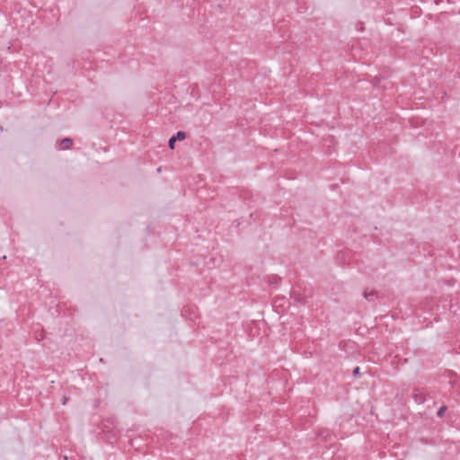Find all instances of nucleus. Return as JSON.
Listing matches in <instances>:
<instances>
[{
    "label": "nucleus",
    "instance_id": "1",
    "mask_svg": "<svg viewBox=\"0 0 460 460\" xmlns=\"http://www.w3.org/2000/svg\"><path fill=\"white\" fill-rule=\"evenodd\" d=\"M72 145H73V139L70 137H65L59 143V149L66 150V149L70 148Z\"/></svg>",
    "mask_w": 460,
    "mask_h": 460
},
{
    "label": "nucleus",
    "instance_id": "2",
    "mask_svg": "<svg viewBox=\"0 0 460 460\" xmlns=\"http://www.w3.org/2000/svg\"><path fill=\"white\" fill-rule=\"evenodd\" d=\"M172 137H176V141L177 140L182 141L186 138V134L183 131H178L177 134L175 136H173Z\"/></svg>",
    "mask_w": 460,
    "mask_h": 460
},
{
    "label": "nucleus",
    "instance_id": "3",
    "mask_svg": "<svg viewBox=\"0 0 460 460\" xmlns=\"http://www.w3.org/2000/svg\"><path fill=\"white\" fill-rule=\"evenodd\" d=\"M176 142V137H171L169 140V146L171 149H174V144Z\"/></svg>",
    "mask_w": 460,
    "mask_h": 460
},
{
    "label": "nucleus",
    "instance_id": "4",
    "mask_svg": "<svg viewBox=\"0 0 460 460\" xmlns=\"http://www.w3.org/2000/svg\"><path fill=\"white\" fill-rule=\"evenodd\" d=\"M445 411L446 407H441L438 411V415L441 417L444 414Z\"/></svg>",
    "mask_w": 460,
    "mask_h": 460
},
{
    "label": "nucleus",
    "instance_id": "5",
    "mask_svg": "<svg viewBox=\"0 0 460 460\" xmlns=\"http://www.w3.org/2000/svg\"><path fill=\"white\" fill-rule=\"evenodd\" d=\"M68 398L66 396H64L62 399V404L65 405L67 402Z\"/></svg>",
    "mask_w": 460,
    "mask_h": 460
},
{
    "label": "nucleus",
    "instance_id": "6",
    "mask_svg": "<svg viewBox=\"0 0 460 460\" xmlns=\"http://www.w3.org/2000/svg\"><path fill=\"white\" fill-rule=\"evenodd\" d=\"M358 371H359V367H356V368L354 369V374H355V375H356V374H358Z\"/></svg>",
    "mask_w": 460,
    "mask_h": 460
}]
</instances>
